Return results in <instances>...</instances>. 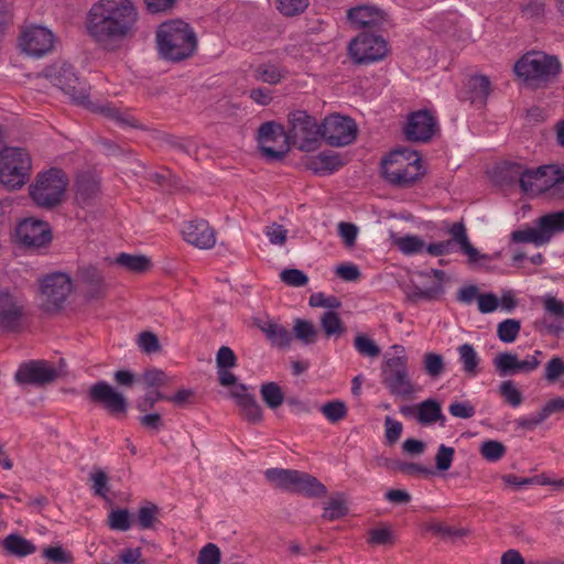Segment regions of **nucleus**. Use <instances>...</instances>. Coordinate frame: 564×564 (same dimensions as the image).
Instances as JSON below:
<instances>
[{"instance_id":"obj_1","label":"nucleus","mask_w":564,"mask_h":564,"mask_svg":"<svg viewBox=\"0 0 564 564\" xmlns=\"http://www.w3.org/2000/svg\"><path fill=\"white\" fill-rule=\"evenodd\" d=\"M138 10L130 0H99L88 12V34L102 47L115 48L137 33Z\"/></svg>"},{"instance_id":"obj_2","label":"nucleus","mask_w":564,"mask_h":564,"mask_svg":"<svg viewBox=\"0 0 564 564\" xmlns=\"http://www.w3.org/2000/svg\"><path fill=\"white\" fill-rule=\"evenodd\" d=\"M50 83L69 96L73 102L93 112H98L122 127L140 128L138 120L128 111H121L109 102L98 104L89 99V86L66 62H56L44 70Z\"/></svg>"},{"instance_id":"obj_3","label":"nucleus","mask_w":564,"mask_h":564,"mask_svg":"<svg viewBox=\"0 0 564 564\" xmlns=\"http://www.w3.org/2000/svg\"><path fill=\"white\" fill-rule=\"evenodd\" d=\"M156 41L162 56L174 62L188 58L197 47V39L193 29L181 20L161 24L156 33Z\"/></svg>"},{"instance_id":"obj_4","label":"nucleus","mask_w":564,"mask_h":564,"mask_svg":"<svg viewBox=\"0 0 564 564\" xmlns=\"http://www.w3.org/2000/svg\"><path fill=\"white\" fill-rule=\"evenodd\" d=\"M383 177L398 187H410L424 175L421 156L408 148L395 149L382 160Z\"/></svg>"},{"instance_id":"obj_5","label":"nucleus","mask_w":564,"mask_h":564,"mask_svg":"<svg viewBox=\"0 0 564 564\" xmlns=\"http://www.w3.org/2000/svg\"><path fill=\"white\" fill-rule=\"evenodd\" d=\"M561 69L562 65L556 56L541 51L527 52L513 66L516 75L533 87L549 84L556 78Z\"/></svg>"},{"instance_id":"obj_6","label":"nucleus","mask_w":564,"mask_h":564,"mask_svg":"<svg viewBox=\"0 0 564 564\" xmlns=\"http://www.w3.org/2000/svg\"><path fill=\"white\" fill-rule=\"evenodd\" d=\"M394 356H386L381 365V383L391 395L406 398L415 392L411 380L405 349L401 345L392 346Z\"/></svg>"},{"instance_id":"obj_7","label":"nucleus","mask_w":564,"mask_h":564,"mask_svg":"<svg viewBox=\"0 0 564 564\" xmlns=\"http://www.w3.org/2000/svg\"><path fill=\"white\" fill-rule=\"evenodd\" d=\"M67 186L66 174L59 169H50L37 174L29 187V194L37 207L53 209L63 202Z\"/></svg>"},{"instance_id":"obj_8","label":"nucleus","mask_w":564,"mask_h":564,"mask_svg":"<svg viewBox=\"0 0 564 564\" xmlns=\"http://www.w3.org/2000/svg\"><path fill=\"white\" fill-rule=\"evenodd\" d=\"M32 160L29 152L19 147H6L0 151V182L9 189L22 187L30 178Z\"/></svg>"},{"instance_id":"obj_9","label":"nucleus","mask_w":564,"mask_h":564,"mask_svg":"<svg viewBox=\"0 0 564 564\" xmlns=\"http://www.w3.org/2000/svg\"><path fill=\"white\" fill-rule=\"evenodd\" d=\"M286 135L293 144L304 152L315 151L321 144L322 126L304 110H295L289 115Z\"/></svg>"},{"instance_id":"obj_10","label":"nucleus","mask_w":564,"mask_h":564,"mask_svg":"<svg viewBox=\"0 0 564 564\" xmlns=\"http://www.w3.org/2000/svg\"><path fill=\"white\" fill-rule=\"evenodd\" d=\"M387 41L378 34L364 31L348 45V54L358 65L371 64L383 59L388 54Z\"/></svg>"},{"instance_id":"obj_11","label":"nucleus","mask_w":564,"mask_h":564,"mask_svg":"<svg viewBox=\"0 0 564 564\" xmlns=\"http://www.w3.org/2000/svg\"><path fill=\"white\" fill-rule=\"evenodd\" d=\"M258 143L262 154L271 161L282 160L290 150V142L282 124L273 121L258 129Z\"/></svg>"},{"instance_id":"obj_12","label":"nucleus","mask_w":564,"mask_h":564,"mask_svg":"<svg viewBox=\"0 0 564 564\" xmlns=\"http://www.w3.org/2000/svg\"><path fill=\"white\" fill-rule=\"evenodd\" d=\"M73 285L70 278L65 273H53L45 276L41 283V301L46 312H54L61 308Z\"/></svg>"},{"instance_id":"obj_13","label":"nucleus","mask_w":564,"mask_h":564,"mask_svg":"<svg viewBox=\"0 0 564 564\" xmlns=\"http://www.w3.org/2000/svg\"><path fill=\"white\" fill-rule=\"evenodd\" d=\"M357 131L355 121L349 117L332 115L322 123L321 139L332 147H345L354 142Z\"/></svg>"},{"instance_id":"obj_14","label":"nucleus","mask_w":564,"mask_h":564,"mask_svg":"<svg viewBox=\"0 0 564 564\" xmlns=\"http://www.w3.org/2000/svg\"><path fill=\"white\" fill-rule=\"evenodd\" d=\"M87 397L90 402L102 405L111 416L126 417L128 411L127 399L108 382L100 380L90 386Z\"/></svg>"},{"instance_id":"obj_15","label":"nucleus","mask_w":564,"mask_h":564,"mask_svg":"<svg viewBox=\"0 0 564 564\" xmlns=\"http://www.w3.org/2000/svg\"><path fill=\"white\" fill-rule=\"evenodd\" d=\"M19 45L28 55L42 57L53 51L55 45V35L47 28L42 25H31L21 32Z\"/></svg>"},{"instance_id":"obj_16","label":"nucleus","mask_w":564,"mask_h":564,"mask_svg":"<svg viewBox=\"0 0 564 564\" xmlns=\"http://www.w3.org/2000/svg\"><path fill=\"white\" fill-rule=\"evenodd\" d=\"M58 377V372L50 362L45 360H28L20 364L14 380L18 384L42 387L53 382Z\"/></svg>"},{"instance_id":"obj_17","label":"nucleus","mask_w":564,"mask_h":564,"mask_svg":"<svg viewBox=\"0 0 564 564\" xmlns=\"http://www.w3.org/2000/svg\"><path fill=\"white\" fill-rule=\"evenodd\" d=\"M437 131L435 117L426 109L417 110L409 115L404 127L406 140L427 142Z\"/></svg>"},{"instance_id":"obj_18","label":"nucleus","mask_w":564,"mask_h":564,"mask_svg":"<svg viewBox=\"0 0 564 564\" xmlns=\"http://www.w3.org/2000/svg\"><path fill=\"white\" fill-rule=\"evenodd\" d=\"M24 318V305L9 292L0 291V330L19 332Z\"/></svg>"},{"instance_id":"obj_19","label":"nucleus","mask_w":564,"mask_h":564,"mask_svg":"<svg viewBox=\"0 0 564 564\" xmlns=\"http://www.w3.org/2000/svg\"><path fill=\"white\" fill-rule=\"evenodd\" d=\"M17 237L26 247L40 248L51 241L52 234L47 223L26 218L19 223Z\"/></svg>"},{"instance_id":"obj_20","label":"nucleus","mask_w":564,"mask_h":564,"mask_svg":"<svg viewBox=\"0 0 564 564\" xmlns=\"http://www.w3.org/2000/svg\"><path fill=\"white\" fill-rule=\"evenodd\" d=\"M400 411L404 416L414 417L424 426L433 425L437 422L444 426L446 422L442 412V405L435 399H426L415 405L402 406Z\"/></svg>"},{"instance_id":"obj_21","label":"nucleus","mask_w":564,"mask_h":564,"mask_svg":"<svg viewBox=\"0 0 564 564\" xmlns=\"http://www.w3.org/2000/svg\"><path fill=\"white\" fill-rule=\"evenodd\" d=\"M182 234L188 243L199 249H210L216 243V232L204 219L189 221Z\"/></svg>"},{"instance_id":"obj_22","label":"nucleus","mask_w":564,"mask_h":564,"mask_svg":"<svg viewBox=\"0 0 564 564\" xmlns=\"http://www.w3.org/2000/svg\"><path fill=\"white\" fill-rule=\"evenodd\" d=\"M348 20L355 28L373 29L379 26L384 21L383 12L371 6H360L352 8L347 13Z\"/></svg>"},{"instance_id":"obj_23","label":"nucleus","mask_w":564,"mask_h":564,"mask_svg":"<svg viewBox=\"0 0 564 564\" xmlns=\"http://www.w3.org/2000/svg\"><path fill=\"white\" fill-rule=\"evenodd\" d=\"M75 188L76 200L82 205H86L98 195L100 191V178L91 172L80 173L76 177Z\"/></svg>"},{"instance_id":"obj_24","label":"nucleus","mask_w":564,"mask_h":564,"mask_svg":"<svg viewBox=\"0 0 564 564\" xmlns=\"http://www.w3.org/2000/svg\"><path fill=\"white\" fill-rule=\"evenodd\" d=\"M79 279L85 285L86 295L97 300L106 294V285L101 272L95 267H86L79 270Z\"/></svg>"},{"instance_id":"obj_25","label":"nucleus","mask_w":564,"mask_h":564,"mask_svg":"<svg viewBox=\"0 0 564 564\" xmlns=\"http://www.w3.org/2000/svg\"><path fill=\"white\" fill-rule=\"evenodd\" d=\"M535 225L547 243L553 236L564 232V210L545 214L535 220Z\"/></svg>"},{"instance_id":"obj_26","label":"nucleus","mask_w":564,"mask_h":564,"mask_svg":"<svg viewBox=\"0 0 564 564\" xmlns=\"http://www.w3.org/2000/svg\"><path fill=\"white\" fill-rule=\"evenodd\" d=\"M306 166L315 174H328L343 166V161L338 154L322 152L307 160Z\"/></svg>"},{"instance_id":"obj_27","label":"nucleus","mask_w":564,"mask_h":564,"mask_svg":"<svg viewBox=\"0 0 564 564\" xmlns=\"http://www.w3.org/2000/svg\"><path fill=\"white\" fill-rule=\"evenodd\" d=\"M457 352L464 373L468 378H475L480 371V357L475 350L474 346L471 344L465 343L457 347Z\"/></svg>"},{"instance_id":"obj_28","label":"nucleus","mask_w":564,"mask_h":564,"mask_svg":"<svg viewBox=\"0 0 564 564\" xmlns=\"http://www.w3.org/2000/svg\"><path fill=\"white\" fill-rule=\"evenodd\" d=\"M448 231L453 238V241L460 246L462 251L468 256L470 262H476L480 258H485V256H481L479 251L469 242L466 228L463 223L453 224Z\"/></svg>"},{"instance_id":"obj_29","label":"nucleus","mask_w":564,"mask_h":564,"mask_svg":"<svg viewBox=\"0 0 564 564\" xmlns=\"http://www.w3.org/2000/svg\"><path fill=\"white\" fill-rule=\"evenodd\" d=\"M547 170V165L540 166L536 170H525L520 174L519 184L523 192L538 194L543 192V173Z\"/></svg>"},{"instance_id":"obj_30","label":"nucleus","mask_w":564,"mask_h":564,"mask_svg":"<svg viewBox=\"0 0 564 564\" xmlns=\"http://www.w3.org/2000/svg\"><path fill=\"white\" fill-rule=\"evenodd\" d=\"M3 547L6 551L19 557L28 556L36 551L35 545L19 534H9L3 540Z\"/></svg>"},{"instance_id":"obj_31","label":"nucleus","mask_w":564,"mask_h":564,"mask_svg":"<svg viewBox=\"0 0 564 564\" xmlns=\"http://www.w3.org/2000/svg\"><path fill=\"white\" fill-rule=\"evenodd\" d=\"M288 75V70L276 65L260 64L253 69V78L269 85H276Z\"/></svg>"},{"instance_id":"obj_32","label":"nucleus","mask_w":564,"mask_h":564,"mask_svg":"<svg viewBox=\"0 0 564 564\" xmlns=\"http://www.w3.org/2000/svg\"><path fill=\"white\" fill-rule=\"evenodd\" d=\"M261 330L265 334L267 338L272 345L285 348L292 341V334L282 325L268 322L261 326Z\"/></svg>"},{"instance_id":"obj_33","label":"nucleus","mask_w":564,"mask_h":564,"mask_svg":"<svg viewBox=\"0 0 564 564\" xmlns=\"http://www.w3.org/2000/svg\"><path fill=\"white\" fill-rule=\"evenodd\" d=\"M295 469L269 468L264 476L275 488L290 491L293 482Z\"/></svg>"},{"instance_id":"obj_34","label":"nucleus","mask_w":564,"mask_h":564,"mask_svg":"<svg viewBox=\"0 0 564 564\" xmlns=\"http://www.w3.org/2000/svg\"><path fill=\"white\" fill-rule=\"evenodd\" d=\"M115 263L131 272H144L151 265L150 259L145 256L130 254L124 252L120 253L116 258Z\"/></svg>"},{"instance_id":"obj_35","label":"nucleus","mask_w":564,"mask_h":564,"mask_svg":"<svg viewBox=\"0 0 564 564\" xmlns=\"http://www.w3.org/2000/svg\"><path fill=\"white\" fill-rule=\"evenodd\" d=\"M240 409V415L252 424H258L263 419L262 409L257 402L253 394L250 397H242L241 402L238 404Z\"/></svg>"},{"instance_id":"obj_36","label":"nucleus","mask_w":564,"mask_h":564,"mask_svg":"<svg viewBox=\"0 0 564 564\" xmlns=\"http://www.w3.org/2000/svg\"><path fill=\"white\" fill-rule=\"evenodd\" d=\"M319 322L326 337H340L346 332L341 318L334 311L325 312Z\"/></svg>"},{"instance_id":"obj_37","label":"nucleus","mask_w":564,"mask_h":564,"mask_svg":"<svg viewBox=\"0 0 564 564\" xmlns=\"http://www.w3.org/2000/svg\"><path fill=\"white\" fill-rule=\"evenodd\" d=\"M468 88L473 95V101L485 102L491 93V83L485 75H475L469 78Z\"/></svg>"},{"instance_id":"obj_38","label":"nucleus","mask_w":564,"mask_h":564,"mask_svg":"<svg viewBox=\"0 0 564 564\" xmlns=\"http://www.w3.org/2000/svg\"><path fill=\"white\" fill-rule=\"evenodd\" d=\"M492 364L500 376L519 372V359L516 354L501 352L494 358Z\"/></svg>"},{"instance_id":"obj_39","label":"nucleus","mask_w":564,"mask_h":564,"mask_svg":"<svg viewBox=\"0 0 564 564\" xmlns=\"http://www.w3.org/2000/svg\"><path fill=\"white\" fill-rule=\"evenodd\" d=\"M260 394L263 402L272 410L278 409L284 401L282 389L275 382L263 383L260 388Z\"/></svg>"},{"instance_id":"obj_40","label":"nucleus","mask_w":564,"mask_h":564,"mask_svg":"<svg viewBox=\"0 0 564 564\" xmlns=\"http://www.w3.org/2000/svg\"><path fill=\"white\" fill-rule=\"evenodd\" d=\"M293 330L295 337L306 345L314 344L317 339V329L311 321L295 318Z\"/></svg>"},{"instance_id":"obj_41","label":"nucleus","mask_w":564,"mask_h":564,"mask_svg":"<svg viewBox=\"0 0 564 564\" xmlns=\"http://www.w3.org/2000/svg\"><path fill=\"white\" fill-rule=\"evenodd\" d=\"M160 509L154 503H148L139 509L137 523L142 530L154 529L159 523Z\"/></svg>"},{"instance_id":"obj_42","label":"nucleus","mask_w":564,"mask_h":564,"mask_svg":"<svg viewBox=\"0 0 564 564\" xmlns=\"http://www.w3.org/2000/svg\"><path fill=\"white\" fill-rule=\"evenodd\" d=\"M393 245L406 256L420 253L423 251L425 243L424 241L414 235H406L393 239Z\"/></svg>"},{"instance_id":"obj_43","label":"nucleus","mask_w":564,"mask_h":564,"mask_svg":"<svg viewBox=\"0 0 564 564\" xmlns=\"http://www.w3.org/2000/svg\"><path fill=\"white\" fill-rule=\"evenodd\" d=\"M354 347L360 356L367 358H377L381 354L377 343L365 334H358L355 337Z\"/></svg>"},{"instance_id":"obj_44","label":"nucleus","mask_w":564,"mask_h":564,"mask_svg":"<svg viewBox=\"0 0 564 564\" xmlns=\"http://www.w3.org/2000/svg\"><path fill=\"white\" fill-rule=\"evenodd\" d=\"M520 329V321L508 318L498 324L497 336L502 343H513L517 339Z\"/></svg>"},{"instance_id":"obj_45","label":"nucleus","mask_w":564,"mask_h":564,"mask_svg":"<svg viewBox=\"0 0 564 564\" xmlns=\"http://www.w3.org/2000/svg\"><path fill=\"white\" fill-rule=\"evenodd\" d=\"M133 523V519L127 509L112 510L108 516V525L111 530L128 531Z\"/></svg>"},{"instance_id":"obj_46","label":"nucleus","mask_w":564,"mask_h":564,"mask_svg":"<svg viewBox=\"0 0 564 564\" xmlns=\"http://www.w3.org/2000/svg\"><path fill=\"white\" fill-rule=\"evenodd\" d=\"M323 415L332 423H337L347 416V406L344 401L334 400L321 406Z\"/></svg>"},{"instance_id":"obj_47","label":"nucleus","mask_w":564,"mask_h":564,"mask_svg":"<svg viewBox=\"0 0 564 564\" xmlns=\"http://www.w3.org/2000/svg\"><path fill=\"white\" fill-rule=\"evenodd\" d=\"M512 241L517 243H534L536 246L545 245L538 225L525 229L516 230L511 234Z\"/></svg>"},{"instance_id":"obj_48","label":"nucleus","mask_w":564,"mask_h":564,"mask_svg":"<svg viewBox=\"0 0 564 564\" xmlns=\"http://www.w3.org/2000/svg\"><path fill=\"white\" fill-rule=\"evenodd\" d=\"M367 542L371 545H393L395 536L388 527L373 528L368 531Z\"/></svg>"},{"instance_id":"obj_49","label":"nucleus","mask_w":564,"mask_h":564,"mask_svg":"<svg viewBox=\"0 0 564 564\" xmlns=\"http://www.w3.org/2000/svg\"><path fill=\"white\" fill-rule=\"evenodd\" d=\"M423 367L431 378H438L445 370L444 358L436 352H426L423 357Z\"/></svg>"},{"instance_id":"obj_50","label":"nucleus","mask_w":564,"mask_h":564,"mask_svg":"<svg viewBox=\"0 0 564 564\" xmlns=\"http://www.w3.org/2000/svg\"><path fill=\"white\" fill-rule=\"evenodd\" d=\"M564 377V358L554 356L544 367L543 378L549 383H554Z\"/></svg>"},{"instance_id":"obj_51","label":"nucleus","mask_w":564,"mask_h":564,"mask_svg":"<svg viewBox=\"0 0 564 564\" xmlns=\"http://www.w3.org/2000/svg\"><path fill=\"white\" fill-rule=\"evenodd\" d=\"M499 393L512 408L519 406L523 401L522 393L511 380H507L500 383Z\"/></svg>"},{"instance_id":"obj_52","label":"nucleus","mask_w":564,"mask_h":564,"mask_svg":"<svg viewBox=\"0 0 564 564\" xmlns=\"http://www.w3.org/2000/svg\"><path fill=\"white\" fill-rule=\"evenodd\" d=\"M506 446L499 441H486L480 446L481 456L489 462H497L506 454Z\"/></svg>"},{"instance_id":"obj_53","label":"nucleus","mask_w":564,"mask_h":564,"mask_svg":"<svg viewBox=\"0 0 564 564\" xmlns=\"http://www.w3.org/2000/svg\"><path fill=\"white\" fill-rule=\"evenodd\" d=\"M444 290L442 284L437 283L432 288L429 289H421L419 286H415L409 294L408 299L416 303L420 300H426V301H433L438 299L443 294Z\"/></svg>"},{"instance_id":"obj_54","label":"nucleus","mask_w":564,"mask_h":564,"mask_svg":"<svg viewBox=\"0 0 564 564\" xmlns=\"http://www.w3.org/2000/svg\"><path fill=\"white\" fill-rule=\"evenodd\" d=\"M300 495L308 498H319L327 495V488L316 477L308 474Z\"/></svg>"},{"instance_id":"obj_55","label":"nucleus","mask_w":564,"mask_h":564,"mask_svg":"<svg viewBox=\"0 0 564 564\" xmlns=\"http://www.w3.org/2000/svg\"><path fill=\"white\" fill-rule=\"evenodd\" d=\"M455 449L441 444L435 455V466L440 471H446L451 468L454 460Z\"/></svg>"},{"instance_id":"obj_56","label":"nucleus","mask_w":564,"mask_h":564,"mask_svg":"<svg viewBox=\"0 0 564 564\" xmlns=\"http://www.w3.org/2000/svg\"><path fill=\"white\" fill-rule=\"evenodd\" d=\"M279 11L286 17H294L303 12L307 6L308 0H276Z\"/></svg>"},{"instance_id":"obj_57","label":"nucleus","mask_w":564,"mask_h":564,"mask_svg":"<svg viewBox=\"0 0 564 564\" xmlns=\"http://www.w3.org/2000/svg\"><path fill=\"white\" fill-rule=\"evenodd\" d=\"M348 512V508L344 501L338 499H330L324 508L323 518L329 521H334L345 517Z\"/></svg>"},{"instance_id":"obj_58","label":"nucleus","mask_w":564,"mask_h":564,"mask_svg":"<svg viewBox=\"0 0 564 564\" xmlns=\"http://www.w3.org/2000/svg\"><path fill=\"white\" fill-rule=\"evenodd\" d=\"M141 381L144 384L145 388H159L167 382V377L164 373V371L152 368L148 369L143 372L141 377Z\"/></svg>"},{"instance_id":"obj_59","label":"nucleus","mask_w":564,"mask_h":564,"mask_svg":"<svg viewBox=\"0 0 564 564\" xmlns=\"http://www.w3.org/2000/svg\"><path fill=\"white\" fill-rule=\"evenodd\" d=\"M220 550L214 543L203 546L197 556V564H220Z\"/></svg>"},{"instance_id":"obj_60","label":"nucleus","mask_w":564,"mask_h":564,"mask_svg":"<svg viewBox=\"0 0 564 564\" xmlns=\"http://www.w3.org/2000/svg\"><path fill=\"white\" fill-rule=\"evenodd\" d=\"M546 172L554 176L553 189L550 195L558 199L564 198V167L547 165Z\"/></svg>"},{"instance_id":"obj_61","label":"nucleus","mask_w":564,"mask_h":564,"mask_svg":"<svg viewBox=\"0 0 564 564\" xmlns=\"http://www.w3.org/2000/svg\"><path fill=\"white\" fill-rule=\"evenodd\" d=\"M280 279L290 286H304L308 282L307 275L297 269H285L280 273Z\"/></svg>"},{"instance_id":"obj_62","label":"nucleus","mask_w":564,"mask_h":564,"mask_svg":"<svg viewBox=\"0 0 564 564\" xmlns=\"http://www.w3.org/2000/svg\"><path fill=\"white\" fill-rule=\"evenodd\" d=\"M312 307H326L330 308V311L339 308L341 306V302L338 297L334 295L326 296L324 293H313L310 296L308 301Z\"/></svg>"},{"instance_id":"obj_63","label":"nucleus","mask_w":564,"mask_h":564,"mask_svg":"<svg viewBox=\"0 0 564 564\" xmlns=\"http://www.w3.org/2000/svg\"><path fill=\"white\" fill-rule=\"evenodd\" d=\"M544 11L543 0H525L521 4V12L528 19L539 20L544 15Z\"/></svg>"},{"instance_id":"obj_64","label":"nucleus","mask_w":564,"mask_h":564,"mask_svg":"<svg viewBox=\"0 0 564 564\" xmlns=\"http://www.w3.org/2000/svg\"><path fill=\"white\" fill-rule=\"evenodd\" d=\"M138 344L142 351L153 354L161 350V345L158 336L152 332H142L139 335Z\"/></svg>"}]
</instances>
